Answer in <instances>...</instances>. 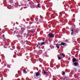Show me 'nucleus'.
<instances>
[{"instance_id": "obj_19", "label": "nucleus", "mask_w": 80, "mask_h": 80, "mask_svg": "<svg viewBox=\"0 0 80 80\" xmlns=\"http://www.w3.org/2000/svg\"><path fill=\"white\" fill-rule=\"evenodd\" d=\"M63 75H65V72L63 73Z\"/></svg>"}, {"instance_id": "obj_16", "label": "nucleus", "mask_w": 80, "mask_h": 80, "mask_svg": "<svg viewBox=\"0 0 80 80\" xmlns=\"http://www.w3.org/2000/svg\"><path fill=\"white\" fill-rule=\"evenodd\" d=\"M44 74H46V72H45V71H44Z\"/></svg>"}, {"instance_id": "obj_3", "label": "nucleus", "mask_w": 80, "mask_h": 80, "mask_svg": "<svg viewBox=\"0 0 80 80\" xmlns=\"http://www.w3.org/2000/svg\"><path fill=\"white\" fill-rule=\"evenodd\" d=\"M77 61V60H76V59L75 58H74L73 59L72 62H76Z\"/></svg>"}, {"instance_id": "obj_14", "label": "nucleus", "mask_w": 80, "mask_h": 80, "mask_svg": "<svg viewBox=\"0 0 80 80\" xmlns=\"http://www.w3.org/2000/svg\"><path fill=\"white\" fill-rule=\"evenodd\" d=\"M73 32H71V35H73Z\"/></svg>"}, {"instance_id": "obj_10", "label": "nucleus", "mask_w": 80, "mask_h": 80, "mask_svg": "<svg viewBox=\"0 0 80 80\" xmlns=\"http://www.w3.org/2000/svg\"><path fill=\"white\" fill-rule=\"evenodd\" d=\"M24 72L25 73H27L26 71H24Z\"/></svg>"}, {"instance_id": "obj_2", "label": "nucleus", "mask_w": 80, "mask_h": 80, "mask_svg": "<svg viewBox=\"0 0 80 80\" xmlns=\"http://www.w3.org/2000/svg\"><path fill=\"white\" fill-rule=\"evenodd\" d=\"M40 75V73H39L38 72H37L36 75V77H38V76H39V75Z\"/></svg>"}, {"instance_id": "obj_9", "label": "nucleus", "mask_w": 80, "mask_h": 80, "mask_svg": "<svg viewBox=\"0 0 80 80\" xmlns=\"http://www.w3.org/2000/svg\"><path fill=\"white\" fill-rule=\"evenodd\" d=\"M38 45H41V43H39V44H38V45H37V47H38Z\"/></svg>"}, {"instance_id": "obj_18", "label": "nucleus", "mask_w": 80, "mask_h": 80, "mask_svg": "<svg viewBox=\"0 0 80 80\" xmlns=\"http://www.w3.org/2000/svg\"><path fill=\"white\" fill-rule=\"evenodd\" d=\"M71 31H72V32H73V29H72V30H71Z\"/></svg>"}, {"instance_id": "obj_15", "label": "nucleus", "mask_w": 80, "mask_h": 80, "mask_svg": "<svg viewBox=\"0 0 80 80\" xmlns=\"http://www.w3.org/2000/svg\"><path fill=\"white\" fill-rule=\"evenodd\" d=\"M61 55H62V56H63V57H64L65 56V55L63 54H62Z\"/></svg>"}, {"instance_id": "obj_8", "label": "nucleus", "mask_w": 80, "mask_h": 80, "mask_svg": "<svg viewBox=\"0 0 80 80\" xmlns=\"http://www.w3.org/2000/svg\"><path fill=\"white\" fill-rule=\"evenodd\" d=\"M40 4H38V8H40Z\"/></svg>"}, {"instance_id": "obj_17", "label": "nucleus", "mask_w": 80, "mask_h": 80, "mask_svg": "<svg viewBox=\"0 0 80 80\" xmlns=\"http://www.w3.org/2000/svg\"><path fill=\"white\" fill-rule=\"evenodd\" d=\"M65 41L66 42H68V40H65Z\"/></svg>"}, {"instance_id": "obj_4", "label": "nucleus", "mask_w": 80, "mask_h": 80, "mask_svg": "<svg viewBox=\"0 0 80 80\" xmlns=\"http://www.w3.org/2000/svg\"><path fill=\"white\" fill-rule=\"evenodd\" d=\"M59 46H58V44H56V47H57V48H59Z\"/></svg>"}, {"instance_id": "obj_12", "label": "nucleus", "mask_w": 80, "mask_h": 80, "mask_svg": "<svg viewBox=\"0 0 80 80\" xmlns=\"http://www.w3.org/2000/svg\"><path fill=\"white\" fill-rule=\"evenodd\" d=\"M2 37H3V38H5V35H3Z\"/></svg>"}, {"instance_id": "obj_1", "label": "nucleus", "mask_w": 80, "mask_h": 80, "mask_svg": "<svg viewBox=\"0 0 80 80\" xmlns=\"http://www.w3.org/2000/svg\"><path fill=\"white\" fill-rule=\"evenodd\" d=\"M49 38H53L54 37V35L52 33H49L48 36Z\"/></svg>"}, {"instance_id": "obj_11", "label": "nucleus", "mask_w": 80, "mask_h": 80, "mask_svg": "<svg viewBox=\"0 0 80 80\" xmlns=\"http://www.w3.org/2000/svg\"><path fill=\"white\" fill-rule=\"evenodd\" d=\"M58 60H61V58H60V57H58Z\"/></svg>"}, {"instance_id": "obj_6", "label": "nucleus", "mask_w": 80, "mask_h": 80, "mask_svg": "<svg viewBox=\"0 0 80 80\" xmlns=\"http://www.w3.org/2000/svg\"><path fill=\"white\" fill-rule=\"evenodd\" d=\"M61 44L62 45H65V43L63 42H62Z\"/></svg>"}, {"instance_id": "obj_20", "label": "nucleus", "mask_w": 80, "mask_h": 80, "mask_svg": "<svg viewBox=\"0 0 80 80\" xmlns=\"http://www.w3.org/2000/svg\"><path fill=\"white\" fill-rule=\"evenodd\" d=\"M26 42H27V41H26Z\"/></svg>"}, {"instance_id": "obj_7", "label": "nucleus", "mask_w": 80, "mask_h": 80, "mask_svg": "<svg viewBox=\"0 0 80 80\" xmlns=\"http://www.w3.org/2000/svg\"><path fill=\"white\" fill-rule=\"evenodd\" d=\"M44 44H45V42H43L41 44V45H44Z\"/></svg>"}, {"instance_id": "obj_5", "label": "nucleus", "mask_w": 80, "mask_h": 80, "mask_svg": "<svg viewBox=\"0 0 80 80\" xmlns=\"http://www.w3.org/2000/svg\"><path fill=\"white\" fill-rule=\"evenodd\" d=\"M74 65L75 66H77V65H78V63H77V62L75 63H74Z\"/></svg>"}, {"instance_id": "obj_13", "label": "nucleus", "mask_w": 80, "mask_h": 80, "mask_svg": "<svg viewBox=\"0 0 80 80\" xmlns=\"http://www.w3.org/2000/svg\"><path fill=\"white\" fill-rule=\"evenodd\" d=\"M58 46H60H60L62 45V44H58Z\"/></svg>"}]
</instances>
